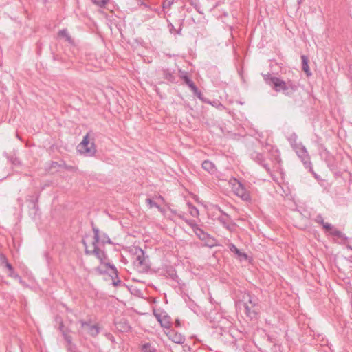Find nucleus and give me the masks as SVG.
I'll return each instance as SVG.
<instances>
[{"mask_svg": "<svg viewBox=\"0 0 352 352\" xmlns=\"http://www.w3.org/2000/svg\"><path fill=\"white\" fill-rule=\"evenodd\" d=\"M93 232L94 234V241L92 242V249L89 250L87 247V242L85 239L82 241V243L83 245L85 246V252L86 254L91 255L94 254L96 256L97 258H98L100 261V263L104 264L106 266V261L107 260V254L104 252V251L100 250L98 246V243H99L100 240V230L98 228L96 227H93ZM107 263H109L107 262Z\"/></svg>", "mask_w": 352, "mask_h": 352, "instance_id": "f03ea898", "label": "nucleus"}, {"mask_svg": "<svg viewBox=\"0 0 352 352\" xmlns=\"http://www.w3.org/2000/svg\"><path fill=\"white\" fill-rule=\"evenodd\" d=\"M190 89L192 90V92H194V91H197V89H198V88L197 87V86L195 85V83H193V84H192V85H191V86L190 87Z\"/></svg>", "mask_w": 352, "mask_h": 352, "instance_id": "ea45409f", "label": "nucleus"}, {"mask_svg": "<svg viewBox=\"0 0 352 352\" xmlns=\"http://www.w3.org/2000/svg\"><path fill=\"white\" fill-rule=\"evenodd\" d=\"M4 267H6L9 272L12 271L13 269L12 265L10 263H6V265Z\"/></svg>", "mask_w": 352, "mask_h": 352, "instance_id": "58836bf2", "label": "nucleus"}, {"mask_svg": "<svg viewBox=\"0 0 352 352\" xmlns=\"http://www.w3.org/2000/svg\"><path fill=\"white\" fill-rule=\"evenodd\" d=\"M79 322L81 324V328H87V332L89 335L92 337L97 336L100 333V327L98 324H91L89 322L84 320H80Z\"/></svg>", "mask_w": 352, "mask_h": 352, "instance_id": "0eeeda50", "label": "nucleus"}, {"mask_svg": "<svg viewBox=\"0 0 352 352\" xmlns=\"http://www.w3.org/2000/svg\"><path fill=\"white\" fill-rule=\"evenodd\" d=\"M164 74L166 79H167L170 81H173L174 76L168 70H165L164 72Z\"/></svg>", "mask_w": 352, "mask_h": 352, "instance_id": "c85d7f7f", "label": "nucleus"}, {"mask_svg": "<svg viewBox=\"0 0 352 352\" xmlns=\"http://www.w3.org/2000/svg\"><path fill=\"white\" fill-rule=\"evenodd\" d=\"M9 263L6 256L3 254H0V265L5 266L6 263Z\"/></svg>", "mask_w": 352, "mask_h": 352, "instance_id": "7c9ffc66", "label": "nucleus"}, {"mask_svg": "<svg viewBox=\"0 0 352 352\" xmlns=\"http://www.w3.org/2000/svg\"><path fill=\"white\" fill-rule=\"evenodd\" d=\"M204 243L205 245L209 248H213L217 245L216 239L211 236Z\"/></svg>", "mask_w": 352, "mask_h": 352, "instance_id": "4be33fe9", "label": "nucleus"}, {"mask_svg": "<svg viewBox=\"0 0 352 352\" xmlns=\"http://www.w3.org/2000/svg\"><path fill=\"white\" fill-rule=\"evenodd\" d=\"M181 78L184 80L185 84L187 85L189 87L194 83L186 72L182 73Z\"/></svg>", "mask_w": 352, "mask_h": 352, "instance_id": "5701e85b", "label": "nucleus"}, {"mask_svg": "<svg viewBox=\"0 0 352 352\" xmlns=\"http://www.w3.org/2000/svg\"><path fill=\"white\" fill-rule=\"evenodd\" d=\"M188 1L190 2V3L192 6H194L196 9H197V8H198V7H199V0H188Z\"/></svg>", "mask_w": 352, "mask_h": 352, "instance_id": "72a5a7b5", "label": "nucleus"}, {"mask_svg": "<svg viewBox=\"0 0 352 352\" xmlns=\"http://www.w3.org/2000/svg\"><path fill=\"white\" fill-rule=\"evenodd\" d=\"M349 71H350V72L352 74V65L350 67V68H349Z\"/></svg>", "mask_w": 352, "mask_h": 352, "instance_id": "8fccbe9b", "label": "nucleus"}, {"mask_svg": "<svg viewBox=\"0 0 352 352\" xmlns=\"http://www.w3.org/2000/svg\"><path fill=\"white\" fill-rule=\"evenodd\" d=\"M297 140L298 136L295 133H292L289 136L287 137V140L290 143L293 149L301 144L300 143L298 144L297 142Z\"/></svg>", "mask_w": 352, "mask_h": 352, "instance_id": "f3484780", "label": "nucleus"}, {"mask_svg": "<svg viewBox=\"0 0 352 352\" xmlns=\"http://www.w3.org/2000/svg\"><path fill=\"white\" fill-rule=\"evenodd\" d=\"M181 31H182V27H180L177 30H176V32L177 34H181Z\"/></svg>", "mask_w": 352, "mask_h": 352, "instance_id": "a18cd8bd", "label": "nucleus"}, {"mask_svg": "<svg viewBox=\"0 0 352 352\" xmlns=\"http://www.w3.org/2000/svg\"><path fill=\"white\" fill-rule=\"evenodd\" d=\"M210 236V234H208V233H206V236H204V239L202 241L205 242Z\"/></svg>", "mask_w": 352, "mask_h": 352, "instance_id": "37998d69", "label": "nucleus"}, {"mask_svg": "<svg viewBox=\"0 0 352 352\" xmlns=\"http://www.w3.org/2000/svg\"><path fill=\"white\" fill-rule=\"evenodd\" d=\"M135 254L136 257L133 261V265L140 272H144L150 268L149 259L148 256H145L144 252L140 248H135Z\"/></svg>", "mask_w": 352, "mask_h": 352, "instance_id": "20e7f679", "label": "nucleus"}, {"mask_svg": "<svg viewBox=\"0 0 352 352\" xmlns=\"http://www.w3.org/2000/svg\"><path fill=\"white\" fill-rule=\"evenodd\" d=\"M63 337L65 341L67 342V344L69 345V347L68 348L69 350H72V338L71 336L67 333V332H63Z\"/></svg>", "mask_w": 352, "mask_h": 352, "instance_id": "393cba45", "label": "nucleus"}, {"mask_svg": "<svg viewBox=\"0 0 352 352\" xmlns=\"http://www.w3.org/2000/svg\"><path fill=\"white\" fill-rule=\"evenodd\" d=\"M146 203L149 205L150 208L155 207L157 208H160V206L151 199H146Z\"/></svg>", "mask_w": 352, "mask_h": 352, "instance_id": "c756f323", "label": "nucleus"}, {"mask_svg": "<svg viewBox=\"0 0 352 352\" xmlns=\"http://www.w3.org/2000/svg\"><path fill=\"white\" fill-rule=\"evenodd\" d=\"M91 1L94 4L100 7H103L107 2V0H91Z\"/></svg>", "mask_w": 352, "mask_h": 352, "instance_id": "2f4dec72", "label": "nucleus"}, {"mask_svg": "<svg viewBox=\"0 0 352 352\" xmlns=\"http://www.w3.org/2000/svg\"><path fill=\"white\" fill-rule=\"evenodd\" d=\"M322 227L326 232H329L331 235L334 236H336L339 239H343L344 236V234L342 232L336 229H334L333 226L331 223H324Z\"/></svg>", "mask_w": 352, "mask_h": 352, "instance_id": "9d476101", "label": "nucleus"}, {"mask_svg": "<svg viewBox=\"0 0 352 352\" xmlns=\"http://www.w3.org/2000/svg\"><path fill=\"white\" fill-rule=\"evenodd\" d=\"M168 338L177 344H183L185 342V338L181 333L171 330L168 333Z\"/></svg>", "mask_w": 352, "mask_h": 352, "instance_id": "9b49d317", "label": "nucleus"}, {"mask_svg": "<svg viewBox=\"0 0 352 352\" xmlns=\"http://www.w3.org/2000/svg\"><path fill=\"white\" fill-rule=\"evenodd\" d=\"M59 166H62L61 164H59L57 162H52V164H51V168H56V167H59Z\"/></svg>", "mask_w": 352, "mask_h": 352, "instance_id": "e433bc0d", "label": "nucleus"}, {"mask_svg": "<svg viewBox=\"0 0 352 352\" xmlns=\"http://www.w3.org/2000/svg\"><path fill=\"white\" fill-rule=\"evenodd\" d=\"M38 197H37L36 198V200H35V201H33V200H32V203L34 204V208H36V202L38 201Z\"/></svg>", "mask_w": 352, "mask_h": 352, "instance_id": "49530a36", "label": "nucleus"}, {"mask_svg": "<svg viewBox=\"0 0 352 352\" xmlns=\"http://www.w3.org/2000/svg\"><path fill=\"white\" fill-rule=\"evenodd\" d=\"M184 221L188 225L190 228H192L193 232L196 230V228L199 226L194 220L191 219H184Z\"/></svg>", "mask_w": 352, "mask_h": 352, "instance_id": "a878e982", "label": "nucleus"}, {"mask_svg": "<svg viewBox=\"0 0 352 352\" xmlns=\"http://www.w3.org/2000/svg\"><path fill=\"white\" fill-rule=\"evenodd\" d=\"M58 36L65 37L67 38V40L69 41H70V40H71V37L69 35L67 30H65V29L60 30L58 32Z\"/></svg>", "mask_w": 352, "mask_h": 352, "instance_id": "bb28decb", "label": "nucleus"}, {"mask_svg": "<svg viewBox=\"0 0 352 352\" xmlns=\"http://www.w3.org/2000/svg\"><path fill=\"white\" fill-rule=\"evenodd\" d=\"M237 186L234 187L235 194L244 201H250L251 197L249 192L240 182L237 181Z\"/></svg>", "mask_w": 352, "mask_h": 352, "instance_id": "6e6552de", "label": "nucleus"}, {"mask_svg": "<svg viewBox=\"0 0 352 352\" xmlns=\"http://www.w3.org/2000/svg\"><path fill=\"white\" fill-rule=\"evenodd\" d=\"M302 58V70L307 74V76H310L311 74L309 67L308 65V58L306 56L302 55L301 56Z\"/></svg>", "mask_w": 352, "mask_h": 352, "instance_id": "dca6fc26", "label": "nucleus"}, {"mask_svg": "<svg viewBox=\"0 0 352 352\" xmlns=\"http://www.w3.org/2000/svg\"><path fill=\"white\" fill-rule=\"evenodd\" d=\"M189 213L193 217H198L199 212L198 209L190 203H188Z\"/></svg>", "mask_w": 352, "mask_h": 352, "instance_id": "6ab92c4d", "label": "nucleus"}, {"mask_svg": "<svg viewBox=\"0 0 352 352\" xmlns=\"http://www.w3.org/2000/svg\"><path fill=\"white\" fill-rule=\"evenodd\" d=\"M97 270H98V271L100 272V274H102V273H103V272H102V271H101V270H100V268H99V267L97 269Z\"/></svg>", "mask_w": 352, "mask_h": 352, "instance_id": "09e8293b", "label": "nucleus"}, {"mask_svg": "<svg viewBox=\"0 0 352 352\" xmlns=\"http://www.w3.org/2000/svg\"><path fill=\"white\" fill-rule=\"evenodd\" d=\"M9 276L12 277V278H18L20 280H21V277L19 276V274H17L16 273H15L14 270V268L12 269V271H10L9 272Z\"/></svg>", "mask_w": 352, "mask_h": 352, "instance_id": "473e14b6", "label": "nucleus"}, {"mask_svg": "<svg viewBox=\"0 0 352 352\" xmlns=\"http://www.w3.org/2000/svg\"><path fill=\"white\" fill-rule=\"evenodd\" d=\"M314 221L317 223L322 225V226H323L324 223H326L324 221L323 217H322V214H319L316 216V217L314 219Z\"/></svg>", "mask_w": 352, "mask_h": 352, "instance_id": "cd10ccee", "label": "nucleus"}, {"mask_svg": "<svg viewBox=\"0 0 352 352\" xmlns=\"http://www.w3.org/2000/svg\"><path fill=\"white\" fill-rule=\"evenodd\" d=\"M142 352H156V349L151 343L147 342L142 345Z\"/></svg>", "mask_w": 352, "mask_h": 352, "instance_id": "a211bd4d", "label": "nucleus"}, {"mask_svg": "<svg viewBox=\"0 0 352 352\" xmlns=\"http://www.w3.org/2000/svg\"><path fill=\"white\" fill-rule=\"evenodd\" d=\"M196 236L200 239L204 240V236H206V233L199 226H198L196 230L194 231Z\"/></svg>", "mask_w": 352, "mask_h": 352, "instance_id": "412c9836", "label": "nucleus"}, {"mask_svg": "<svg viewBox=\"0 0 352 352\" xmlns=\"http://www.w3.org/2000/svg\"><path fill=\"white\" fill-rule=\"evenodd\" d=\"M153 314H154L155 317L156 318V319L157 320V321L160 323V321L162 320V318L163 317V314H159V313H157L155 311H154Z\"/></svg>", "mask_w": 352, "mask_h": 352, "instance_id": "f704fd0d", "label": "nucleus"}, {"mask_svg": "<svg viewBox=\"0 0 352 352\" xmlns=\"http://www.w3.org/2000/svg\"><path fill=\"white\" fill-rule=\"evenodd\" d=\"M294 150L302 162L304 166L308 168L309 171H312L311 162L306 148L302 144H300L294 148Z\"/></svg>", "mask_w": 352, "mask_h": 352, "instance_id": "423d86ee", "label": "nucleus"}, {"mask_svg": "<svg viewBox=\"0 0 352 352\" xmlns=\"http://www.w3.org/2000/svg\"><path fill=\"white\" fill-rule=\"evenodd\" d=\"M178 217H179L180 219H183L184 221V219H186V218H184V214H182V213H181V214H178Z\"/></svg>", "mask_w": 352, "mask_h": 352, "instance_id": "c03bdc74", "label": "nucleus"}, {"mask_svg": "<svg viewBox=\"0 0 352 352\" xmlns=\"http://www.w3.org/2000/svg\"><path fill=\"white\" fill-rule=\"evenodd\" d=\"M230 250L237 255L238 258L240 259H247L248 256L245 253L241 252L239 249H238L234 244L230 243L229 245Z\"/></svg>", "mask_w": 352, "mask_h": 352, "instance_id": "ddd939ff", "label": "nucleus"}, {"mask_svg": "<svg viewBox=\"0 0 352 352\" xmlns=\"http://www.w3.org/2000/svg\"><path fill=\"white\" fill-rule=\"evenodd\" d=\"M251 158L262 166L268 173H270V166L267 164L265 163V157L262 153L254 151L251 153Z\"/></svg>", "mask_w": 352, "mask_h": 352, "instance_id": "1a4fd4ad", "label": "nucleus"}, {"mask_svg": "<svg viewBox=\"0 0 352 352\" xmlns=\"http://www.w3.org/2000/svg\"><path fill=\"white\" fill-rule=\"evenodd\" d=\"M243 300L246 316L251 319L256 318L259 311L258 299L256 297L252 296L250 294H246L243 296Z\"/></svg>", "mask_w": 352, "mask_h": 352, "instance_id": "7ed1b4c3", "label": "nucleus"}, {"mask_svg": "<svg viewBox=\"0 0 352 352\" xmlns=\"http://www.w3.org/2000/svg\"><path fill=\"white\" fill-rule=\"evenodd\" d=\"M202 168L205 170L210 173H214L215 171L214 164L209 160L204 161V162L202 163Z\"/></svg>", "mask_w": 352, "mask_h": 352, "instance_id": "2eb2a0df", "label": "nucleus"}, {"mask_svg": "<svg viewBox=\"0 0 352 352\" xmlns=\"http://www.w3.org/2000/svg\"><path fill=\"white\" fill-rule=\"evenodd\" d=\"M78 151L87 156H93L96 152L94 142L90 143L88 134H87L78 146Z\"/></svg>", "mask_w": 352, "mask_h": 352, "instance_id": "39448f33", "label": "nucleus"}, {"mask_svg": "<svg viewBox=\"0 0 352 352\" xmlns=\"http://www.w3.org/2000/svg\"><path fill=\"white\" fill-rule=\"evenodd\" d=\"M106 266L109 267L112 270V273L115 275V277L112 276L113 285L114 286H118L121 283V280L118 278V271L114 265L107 263Z\"/></svg>", "mask_w": 352, "mask_h": 352, "instance_id": "f8f14e48", "label": "nucleus"}, {"mask_svg": "<svg viewBox=\"0 0 352 352\" xmlns=\"http://www.w3.org/2000/svg\"><path fill=\"white\" fill-rule=\"evenodd\" d=\"M303 0H297L298 3L300 4L302 2Z\"/></svg>", "mask_w": 352, "mask_h": 352, "instance_id": "de8ad7c7", "label": "nucleus"}, {"mask_svg": "<svg viewBox=\"0 0 352 352\" xmlns=\"http://www.w3.org/2000/svg\"><path fill=\"white\" fill-rule=\"evenodd\" d=\"M218 220L226 228H229V224H228V221H229V217L228 215L226 214H224L223 216H221L218 218Z\"/></svg>", "mask_w": 352, "mask_h": 352, "instance_id": "b1692460", "label": "nucleus"}, {"mask_svg": "<svg viewBox=\"0 0 352 352\" xmlns=\"http://www.w3.org/2000/svg\"><path fill=\"white\" fill-rule=\"evenodd\" d=\"M197 96L198 98H199L200 100H203V98H202V94L201 92L199 90V89H197V91H194L193 92Z\"/></svg>", "mask_w": 352, "mask_h": 352, "instance_id": "c9c22d12", "label": "nucleus"}, {"mask_svg": "<svg viewBox=\"0 0 352 352\" xmlns=\"http://www.w3.org/2000/svg\"><path fill=\"white\" fill-rule=\"evenodd\" d=\"M173 31H175V32H176V30H175V28H174V26H173L172 24H170V32L171 33H173Z\"/></svg>", "mask_w": 352, "mask_h": 352, "instance_id": "79ce46f5", "label": "nucleus"}, {"mask_svg": "<svg viewBox=\"0 0 352 352\" xmlns=\"http://www.w3.org/2000/svg\"><path fill=\"white\" fill-rule=\"evenodd\" d=\"M175 325L177 327H179L181 326V322H180V320H176L175 322Z\"/></svg>", "mask_w": 352, "mask_h": 352, "instance_id": "a19ab883", "label": "nucleus"}, {"mask_svg": "<svg viewBox=\"0 0 352 352\" xmlns=\"http://www.w3.org/2000/svg\"><path fill=\"white\" fill-rule=\"evenodd\" d=\"M99 242H100L102 244L109 243L112 244V241L111 239L109 237V236L106 233H102L100 234V240Z\"/></svg>", "mask_w": 352, "mask_h": 352, "instance_id": "aec40b11", "label": "nucleus"}, {"mask_svg": "<svg viewBox=\"0 0 352 352\" xmlns=\"http://www.w3.org/2000/svg\"><path fill=\"white\" fill-rule=\"evenodd\" d=\"M171 323L172 322L170 317L166 314L164 313L162 320L160 321L161 326L164 328L168 329L170 328Z\"/></svg>", "mask_w": 352, "mask_h": 352, "instance_id": "4468645a", "label": "nucleus"}, {"mask_svg": "<svg viewBox=\"0 0 352 352\" xmlns=\"http://www.w3.org/2000/svg\"><path fill=\"white\" fill-rule=\"evenodd\" d=\"M265 80L272 86L276 91H282L287 96L292 95L298 88V84L292 80H283L278 77L267 76Z\"/></svg>", "mask_w": 352, "mask_h": 352, "instance_id": "f257e3e1", "label": "nucleus"}, {"mask_svg": "<svg viewBox=\"0 0 352 352\" xmlns=\"http://www.w3.org/2000/svg\"><path fill=\"white\" fill-rule=\"evenodd\" d=\"M59 330L62 332V334L63 335V332H66L64 329V324L63 323V322H61L59 324V327H58Z\"/></svg>", "mask_w": 352, "mask_h": 352, "instance_id": "4c0bfd02", "label": "nucleus"}]
</instances>
